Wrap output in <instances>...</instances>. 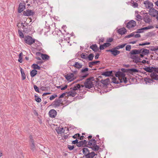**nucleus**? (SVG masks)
I'll use <instances>...</instances> for the list:
<instances>
[{
    "mask_svg": "<svg viewBox=\"0 0 158 158\" xmlns=\"http://www.w3.org/2000/svg\"><path fill=\"white\" fill-rule=\"evenodd\" d=\"M115 76L118 77L119 81H117L116 78L114 77L112 78V82L115 84H118L119 82H124V83H126L128 80L127 78L125 77V74L124 73L120 71H118L115 73Z\"/></svg>",
    "mask_w": 158,
    "mask_h": 158,
    "instance_id": "1",
    "label": "nucleus"
},
{
    "mask_svg": "<svg viewBox=\"0 0 158 158\" xmlns=\"http://www.w3.org/2000/svg\"><path fill=\"white\" fill-rule=\"evenodd\" d=\"M88 144L90 147H89L91 148L94 151H98L99 147L98 145H96V141L95 139H92L88 142Z\"/></svg>",
    "mask_w": 158,
    "mask_h": 158,
    "instance_id": "2",
    "label": "nucleus"
},
{
    "mask_svg": "<svg viewBox=\"0 0 158 158\" xmlns=\"http://www.w3.org/2000/svg\"><path fill=\"white\" fill-rule=\"evenodd\" d=\"M94 80L93 77H90L87 79L84 83V86L86 88L90 89L92 88L94 85L93 81Z\"/></svg>",
    "mask_w": 158,
    "mask_h": 158,
    "instance_id": "3",
    "label": "nucleus"
},
{
    "mask_svg": "<svg viewBox=\"0 0 158 158\" xmlns=\"http://www.w3.org/2000/svg\"><path fill=\"white\" fill-rule=\"evenodd\" d=\"M25 42L28 45H31L35 42V40L29 35L25 36L24 38Z\"/></svg>",
    "mask_w": 158,
    "mask_h": 158,
    "instance_id": "4",
    "label": "nucleus"
},
{
    "mask_svg": "<svg viewBox=\"0 0 158 158\" xmlns=\"http://www.w3.org/2000/svg\"><path fill=\"white\" fill-rule=\"evenodd\" d=\"M148 13L151 16L156 17V19L158 20V10H156L153 7L149 10Z\"/></svg>",
    "mask_w": 158,
    "mask_h": 158,
    "instance_id": "5",
    "label": "nucleus"
},
{
    "mask_svg": "<svg viewBox=\"0 0 158 158\" xmlns=\"http://www.w3.org/2000/svg\"><path fill=\"white\" fill-rule=\"evenodd\" d=\"M73 73H71L65 75L64 77L67 80L69 81H73L75 78L74 77V73L76 74L77 73V71H72Z\"/></svg>",
    "mask_w": 158,
    "mask_h": 158,
    "instance_id": "6",
    "label": "nucleus"
},
{
    "mask_svg": "<svg viewBox=\"0 0 158 158\" xmlns=\"http://www.w3.org/2000/svg\"><path fill=\"white\" fill-rule=\"evenodd\" d=\"M150 15L147 13H144L143 15V20L146 23H150L152 22V19L150 17Z\"/></svg>",
    "mask_w": 158,
    "mask_h": 158,
    "instance_id": "7",
    "label": "nucleus"
},
{
    "mask_svg": "<svg viewBox=\"0 0 158 158\" xmlns=\"http://www.w3.org/2000/svg\"><path fill=\"white\" fill-rule=\"evenodd\" d=\"M143 4H144L145 8L147 9L150 10L153 7V3L147 0L144 1Z\"/></svg>",
    "mask_w": 158,
    "mask_h": 158,
    "instance_id": "8",
    "label": "nucleus"
},
{
    "mask_svg": "<svg viewBox=\"0 0 158 158\" xmlns=\"http://www.w3.org/2000/svg\"><path fill=\"white\" fill-rule=\"evenodd\" d=\"M136 22L133 20H131L127 23L126 27L129 29H131L136 26Z\"/></svg>",
    "mask_w": 158,
    "mask_h": 158,
    "instance_id": "9",
    "label": "nucleus"
},
{
    "mask_svg": "<svg viewBox=\"0 0 158 158\" xmlns=\"http://www.w3.org/2000/svg\"><path fill=\"white\" fill-rule=\"evenodd\" d=\"M153 27L152 26H150L138 29L137 31H136V33H142L144 31V30H148L149 29H152L153 28Z\"/></svg>",
    "mask_w": 158,
    "mask_h": 158,
    "instance_id": "10",
    "label": "nucleus"
},
{
    "mask_svg": "<svg viewBox=\"0 0 158 158\" xmlns=\"http://www.w3.org/2000/svg\"><path fill=\"white\" fill-rule=\"evenodd\" d=\"M37 55L40 56L43 60H49V56L47 54H42L40 52H38L36 53Z\"/></svg>",
    "mask_w": 158,
    "mask_h": 158,
    "instance_id": "11",
    "label": "nucleus"
},
{
    "mask_svg": "<svg viewBox=\"0 0 158 158\" xmlns=\"http://www.w3.org/2000/svg\"><path fill=\"white\" fill-rule=\"evenodd\" d=\"M34 14V12L31 10L28 9L26 11H24L23 12V14L25 16H27L32 15Z\"/></svg>",
    "mask_w": 158,
    "mask_h": 158,
    "instance_id": "12",
    "label": "nucleus"
},
{
    "mask_svg": "<svg viewBox=\"0 0 158 158\" xmlns=\"http://www.w3.org/2000/svg\"><path fill=\"white\" fill-rule=\"evenodd\" d=\"M116 49H115V48L113 49L106 50L107 52H110L112 53V54L114 56H116L119 54L120 53V51L117 50Z\"/></svg>",
    "mask_w": 158,
    "mask_h": 158,
    "instance_id": "13",
    "label": "nucleus"
},
{
    "mask_svg": "<svg viewBox=\"0 0 158 158\" xmlns=\"http://www.w3.org/2000/svg\"><path fill=\"white\" fill-rule=\"evenodd\" d=\"M57 114V112L54 109L51 110L49 112V115L51 118H54Z\"/></svg>",
    "mask_w": 158,
    "mask_h": 158,
    "instance_id": "14",
    "label": "nucleus"
},
{
    "mask_svg": "<svg viewBox=\"0 0 158 158\" xmlns=\"http://www.w3.org/2000/svg\"><path fill=\"white\" fill-rule=\"evenodd\" d=\"M132 59L133 60V61L136 63L140 62L141 59L139 57L136 56H133L131 57Z\"/></svg>",
    "mask_w": 158,
    "mask_h": 158,
    "instance_id": "15",
    "label": "nucleus"
},
{
    "mask_svg": "<svg viewBox=\"0 0 158 158\" xmlns=\"http://www.w3.org/2000/svg\"><path fill=\"white\" fill-rule=\"evenodd\" d=\"M150 77L152 79L158 80V74L156 73H152L150 74Z\"/></svg>",
    "mask_w": 158,
    "mask_h": 158,
    "instance_id": "16",
    "label": "nucleus"
},
{
    "mask_svg": "<svg viewBox=\"0 0 158 158\" xmlns=\"http://www.w3.org/2000/svg\"><path fill=\"white\" fill-rule=\"evenodd\" d=\"M143 69L147 72L152 73L154 70V67H147L143 68Z\"/></svg>",
    "mask_w": 158,
    "mask_h": 158,
    "instance_id": "17",
    "label": "nucleus"
},
{
    "mask_svg": "<svg viewBox=\"0 0 158 158\" xmlns=\"http://www.w3.org/2000/svg\"><path fill=\"white\" fill-rule=\"evenodd\" d=\"M90 48L94 52H97L99 48L96 44H93L90 46Z\"/></svg>",
    "mask_w": 158,
    "mask_h": 158,
    "instance_id": "18",
    "label": "nucleus"
},
{
    "mask_svg": "<svg viewBox=\"0 0 158 158\" xmlns=\"http://www.w3.org/2000/svg\"><path fill=\"white\" fill-rule=\"evenodd\" d=\"M97 155L94 152H89L87 156L85 157H88V158H93L94 157Z\"/></svg>",
    "mask_w": 158,
    "mask_h": 158,
    "instance_id": "19",
    "label": "nucleus"
},
{
    "mask_svg": "<svg viewBox=\"0 0 158 158\" xmlns=\"http://www.w3.org/2000/svg\"><path fill=\"white\" fill-rule=\"evenodd\" d=\"M61 102V100L60 99L58 100H56L54 102L53 106L55 107H57L60 105Z\"/></svg>",
    "mask_w": 158,
    "mask_h": 158,
    "instance_id": "20",
    "label": "nucleus"
},
{
    "mask_svg": "<svg viewBox=\"0 0 158 158\" xmlns=\"http://www.w3.org/2000/svg\"><path fill=\"white\" fill-rule=\"evenodd\" d=\"M128 73L132 74L133 73H138L139 71L135 69H128Z\"/></svg>",
    "mask_w": 158,
    "mask_h": 158,
    "instance_id": "21",
    "label": "nucleus"
},
{
    "mask_svg": "<svg viewBox=\"0 0 158 158\" xmlns=\"http://www.w3.org/2000/svg\"><path fill=\"white\" fill-rule=\"evenodd\" d=\"M140 51V49L132 50L131 51L130 54L131 55L140 54L141 53Z\"/></svg>",
    "mask_w": 158,
    "mask_h": 158,
    "instance_id": "22",
    "label": "nucleus"
},
{
    "mask_svg": "<svg viewBox=\"0 0 158 158\" xmlns=\"http://www.w3.org/2000/svg\"><path fill=\"white\" fill-rule=\"evenodd\" d=\"M141 53L143 54L144 55H148L149 53V50L144 48L140 49Z\"/></svg>",
    "mask_w": 158,
    "mask_h": 158,
    "instance_id": "23",
    "label": "nucleus"
},
{
    "mask_svg": "<svg viewBox=\"0 0 158 158\" xmlns=\"http://www.w3.org/2000/svg\"><path fill=\"white\" fill-rule=\"evenodd\" d=\"M32 28V26L31 25H28L27 27L23 28V31L25 32L28 33L31 31Z\"/></svg>",
    "mask_w": 158,
    "mask_h": 158,
    "instance_id": "24",
    "label": "nucleus"
},
{
    "mask_svg": "<svg viewBox=\"0 0 158 158\" xmlns=\"http://www.w3.org/2000/svg\"><path fill=\"white\" fill-rule=\"evenodd\" d=\"M89 152L90 151L89 149L87 148H83L82 149L83 153L85 157L87 156L86 155L88 154Z\"/></svg>",
    "mask_w": 158,
    "mask_h": 158,
    "instance_id": "25",
    "label": "nucleus"
},
{
    "mask_svg": "<svg viewBox=\"0 0 158 158\" xmlns=\"http://www.w3.org/2000/svg\"><path fill=\"white\" fill-rule=\"evenodd\" d=\"M112 73V71H107L106 72H104L102 73V75L108 77L111 76Z\"/></svg>",
    "mask_w": 158,
    "mask_h": 158,
    "instance_id": "26",
    "label": "nucleus"
},
{
    "mask_svg": "<svg viewBox=\"0 0 158 158\" xmlns=\"http://www.w3.org/2000/svg\"><path fill=\"white\" fill-rule=\"evenodd\" d=\"M126 32V30L124 28L119 29L118 30V33L121 35H123L125 34Z\"/></svg>",
    "mask_w": 158,
    "mask_h": 158,
    "instance_id": "27",
    "label": "nucleus"
},
{
    "mask_svg": "<svg viewBox=\"0 0 158 158\" xmlns=\"http://www.w3.org/2000/svg\"><path fill=\"white\" fill-rule=\"evenodd\" d=\"M25 6L23 5L22 4L20 3L19 6L18 12L19 13H21L23 11L25 8Z\"/></svg>",
    "mask_w": 158,
    "mask_h": 158,
    "instance_id": "28",
    "label": "nucleus"
},
{
    "mask_svg": "<svg viewBox=\"0 0 158 158\" xmlns=\"http://www.w3.org/2000/svg\"><path fill=\"white\" fill-rule=\"evenodd\" d=\"M77 94L76 92L75 91H72L69 92L68 93V96L75 97Z\"/></svg>",
    "mask_w": 158,
    "mask_h": 158,
    "instance_id": "29",
    "label": "nucleus"
},
{
    "mask_svg": "<svg viewBox=\"0 0 158 158\" xmlns=\"http://www.w3.org/2000/svg\"><path fill=\"white\" fill-rule=\"evenodd\" d=\"M20 69L22 77V80H24L26 78L25 74L24 71L23 70L22 68L20 67Z\"/></svg>",
    "mask_w": 158,
    "mask_h": 158,
    "instance_id": "30",
    "label": "nucleus"
},
{
    "mask_svg": "<svg viewBox=\"0 0 158 158\" xmlns=\"http://www.w3.org/2000/svg\"><path fill=\"white\" fill-rule=\"evenodd\" d=\"M100 62L99 61H96L90 62L89 63V66L90 68H92L93 66L94 65L97 64V63Z\"/></svg>",
    "mask_w": 158,
    "mask_h": 158,
    "instance_id": "31",
    "label": "nucleus"
},
{
    "mask_svg": "<svg viewBox=\"0 0 158 158\" xmlns=\"http://www.w3.org/2000/svg\"><path fill=\"white\" fill-rule=\"evenodd\" d=\"M74 67L78 69H79L82 67V65L81 64L79 63L78 62H75Z\"/></svg>",
    "mask_w": 158,
    "mask_h": 158,
    "instance_id": "32",
    "label": "nucleus"
},
{
    "mask_svg": "<svg viewBox=\"0 0 158 158\" xmlns=\"http://www.w3.org/2000/svg\"><path fill=\"white\" fill-rule=\"evenodd\" d=\"M75 62L74 61V59L69 60L68 62V64L70 66L74 67Z\"/></svg>",
    "mask_w": 158,
    "mask_h": 158,
    "instance_id": "33",
    "label": "nucleus"
},
{
    "mask_svg": "<svg viewBox=\"0 0 158 158\" xmlns=\"http://www.w3.org/2000/svg\"><path fill=\"white\" fill-rule=\"evenodd\" d=\"M37 74V71L35 69H33L30 72L31 76L33 77Z\"/></svg>",
    "mask_w": 158,
    "mask_h": 158,
    "instance_id": "34",
    "label": "nucleus"
},
{
    "mask_svg": "<svg viewBox=\"0 0 158 158\" xmlns=\"http://www.w3.org/2000/svg\"><path fill=\"white\" fill-rule=\"evenodd\" d=\"M34 69L40 70V67L38 66L37 64H33L31 66Z\"/></svg>",
    "mask_w": 158,
    "mask_h": 158,
    "instance_id": "35",
    "label": "nucleus"
},
{
    "mask_svg": "<svg viewBox=\"0 0 158 158\" xmlns=\"http://www.w3.org/2000/svg\"><path fill=\"white\" fill-rule=\"evenodd\" d=\"M126 45V44H125L120 45H118L115 47V49L118 50L120 48H123Z\"/></svg>",
    "mask_w": 158,
    "mask_h": 158,
    "instance_id": "36",
    "label": "nucleus"
},
{
    "mask_svg": "<svg viewBox=\"0 0 158 158\" xmlns=\"http://www.w3.org/2000/svg\"><path fill=\"white\" fill-rule=\"evenodd\" d=\"M81 87V85L78 84H77L75 86L72 88V90L73 91L77 90L78 89H79Z\"/></svg>",
    "mask_w": 158,
    "mask_h": 158,
    "instance_id": "37",
    "label": "nucleus"
},
{
    "mask_svg": "<svg viewBox=\"0 0 158 158\" xmlns=\"http://www.w3.org/2000/svg\"><path fill=\"white\" fill-rule=\"evenodd\" d=\"M89 75L88 73L85 74L84 75H81L78 81H81L82 80L85 78L86 77Z\"/></svg>",
    "mask_w": 158,
    "mask_h": 158,
    "instance_id": "38",
    "label": "nucleus"
},
{
    "mask_svg": "<svg viewBox=\"0 0 158 158\" xmlns=\"http://www.w3.org/2000/svg\"><path fill=\"white\" fill-rule=\"evenodd\" d=\"M94 57V55L93 54H90L89 55H88L87 57V59H88L89 60H92Z\"/></svg>",
    "mask_w": 158,
    "mask_h": 158,
    "instance_id": "39",
    "label": "nucleus"
},
{
    "mask_svg": "<svg viewBox=\"0 0 158 158\" xmlns=\"http://www.w3.org/2000/svg\"><path fill=\"white\" fill-rule=\"evenodd\" d=\"M18 34L20 37L21 38H23L24 37V35L23 33H22L21 30H18Z\"/></svg>",
    "mask_w": 158,
    "mask_h": 158,
    "instance_id": "40",
    "label": "nucleus"
},
{
    "mask_svg": "<svg viewBox=\"0 0 158 158\" xmlns=\"http://www.w3.org/2000/svg\"><path fill=\"white\" fill-rule=\"evenodd\" d=\"M23 55V53L22 52H21L20 53L19 56V58L18 59V61L20 63H22L23 62L22 60V56Z\"/></svg>",
    "mask_w": 158,
    "mask_h": 158,
    "instance_id": "41",
    "label": "nucleus"
},
{
    "mask_svg": "<svg viewBox=\"0 0 158 158\" xmlns=\"http://www.w3.org/2000/svg\"><path fill=\"white\" fill-rule=\"evenodd\" d=\"M31 150H34L35 149V146L34 143V141L33 139H31Z\"/></svg>",
    "mask_w": 158,
    "mask_h": 158,
    "instance_id": "42",
    "label": "nucleus"
},
{
    "mask_svg": "<svg viewBox=\"0 0 158 158\" xmlns=\"http://www.w3.org/2000/svg\"><path fill=\"white\" fill-rule=\"evenodd\" d=\"M57 131L58 133L61 134L62 133H64V130L63 128H61L58 129Z\"/></svg>",
    "mask_w": 158,
    "mask_h": 158,
    "instance_id": "43",
    "label": "nucleus"
},
{
    "mask_svg": "<svg viewBox=\"0 0 158 158\" xmlns=\"http://www.w3.org/2000/svg\"><path fill=\"white\" fill-rule=\"evenodd\" d=\"M136 20L138 21H141L142 19V18L141 16L139 15H137L136 16Z\"/></svg>",
    "mask_w": 158,
    "mask_h": 158,
    "instance_id": "44",
    "label": "nucleus"
},
{
    "mask_svg": "<svg viewBox=\"0 0 158 158\" xmlns=\"http://www.w3.org/2000/svg\"><path fill=\"white\" fill-rule=\"evenodd\" d=\"M21 26L22 27V28L23 29V28L26 27H27L28 25V23H27L25 22L24 23H21Z\"/></svg>",
    "mask_w": 158,
    "mask_h": 158,
    "instance_id": "45",
    "label": "nucleus"
},
{
    "mask_svg": "<svg viewBox=\"0 0 158 158\" xmlns=\"http://www.w3.org/2000/svg\"><path fill=\"white\" fill-rule=\"evenodd\" d=\"M88 54H84V53H82L81 55V57L82 59H87Z\"/></svg>",
    "mask_w": 158,
    "mask_h": 158,
    "instance_id": "46",
    "label": "nucleus"
},
{
    "mask_svg": "<svg viewBox=\"0 0 158 158\" xmlns=\"http://www.w3.org/2000/svg\"><path fill=\"white\" fill-rule=\"evenodd\" d=\"M35 99L37 102L39 103L41 102V99L39 97L37 96L36 95H35Z\"/></svg>",
    "mask_w": 158,
    "mask_h": 158,
    "instance_id": "47",
    "label": "nucleus"
},
{
    "mask_svg": "<svg viewBox=\"0 0 158 158\" xmlns=\"http://www.w3.org/2000/svg\"><path fill=\"white\" fill-rule=\"evenodd\" d=\"M135 33H136L135 32H133L130 34H129V35L127 36L126 37L127 38H130V37L134 36L135 35Z\"/></svg>",
    "mask_w": 158,
    "mask_h": 158,
    "instance_id": "48",
    "label": "nucleus"
},
{
    "mask_svg": "<svg viewBox=\"0 0 158 158\" xmlns=\"http://www.w3.org/2000/svg\"><path fill=\"white\" fill-rule=\"evenodd\" d=\"M83 141H81L77 143V145L78 147H81L83 145Z\"/></svg>",
    "mask_w": 158,
    "mask_h": 158,
    "instance_id": "49",
    "label": "nucleus"
},
{
    "mask_svg": "<svg viewBox=\"0 0 158 158\" xmlns=\"http://www.w3.org/2000/svg\"><path fill=\"white\" fill-rule=\"evenodd\" d=\"M132 6L134 8L137 7L138 6V4L135 2H133L132 3Z\"/></svg>",
    "mask_w": 158,
    "mask_h": 158,
    "instance_id": "50",
    "label": "nucleus"
},
{
    "mask_svg": "<svg viewBox=\"0 0 158 158\" xmlns=\"http://www.w3.org/2000/svg\"><path fill=\"white\" fill-rule=\"evenodd\" d=\"M131 46L129 45H127L126 47V50L127 51H130L131 49Z\"/></svg>",
    "mask_w": 158,
    "mask_h": 158,
    "instance_id": "51",
    "label": "nucleus"
},
{
    "mask_svg": "<svg viewBox=\"0 0 158 158\" xmlns=\"http://www.w3.org/2000/svg\"><path fill=\"white\" fill-rule=\"evenodd\" d=\"M57 96L56 94H54L53 95H52L50 97V99L51 100H52L55 98Z\"/></svg>",
    "mask_w": 158,
    "mask_h": 158,
    "instance_id": "52",
    "label": "nucleus"
},
{
    "mask_svg": "<svg viewBox=\"0 0 158 158\" xmlns=\"http://www.w3.org/2000/svg\"><path fill=\"white\" fill-rule=\"evenodd\" d=\"M150 44V43L149 42H146L145 43H142V44H139V46H144V45H149Z\"/></svg>",
    "mask_w": 158,
    "mask_h": 158,
    "instance_id": "53",
    "label": "nucleus"
},
{
    "mask_svg": "<svg viewBox=\"0 0 158 158\" xmlns=\"http://www.w3.org/2000/svg\"><path fill=\"white\" fill-rule=\"evenodd\" d=\"M34 88L35 90V91H36V92H39V89L38 88V87L37 86H36V85H34Z\"/></svg>",
    "mask_w": 158,
    "mask_h": 158,
    "instance_id": "54",
    "label": "nucleus"
},
{
    "mask_svg": "<svg viewBox=\"0 0 158 158\" xmlns=\"http://www.w3.org/2000/svg\"><path fill=\"white\" fill-rule=\"evenodd\" d=\"M88 70V69L87 68H86L85 69H83L81 70V72L83 73L87 71Z\"/></svg>",
    "mask_w": 158,
    "mask_h": 158,
    "instance_id": "55",
    "label": "nucleus"
},
{
    "mask_svg": "<svg viewBox=\"0 0 158 158\" xmlns=\"http://www.w3.org/2000/svg\"><path fill=\"white\" fill-rule=\"evenodd\" d=\"M80 135L78 134L77 133L75 135H74L73 136V137L74 139H77V137H78V138H79V137L80 136Z\"/></svg>",
    "mask_w": 158,
    "mask_h": 158,
    "instance_id": "56",
    "label": "nucleus"
},
{
    "mask_svg": "<svg viewBox=\"0 0 158 158\" xmlns=\"http://www.w3.org/2000/svg\"><path fill=\"white\" fill-rule=\"evenodd\" d=\"M103 44L105 47H108L111 45V44L109 43H105Z\"/></svg>",
    "mask_w": 158,
    "mask_h": 158,
    "instance_id": "57",
    "label": "nucleus"
},
{
    "mask_svg": "<svg viewBox=\"0 0 158 158\" xmlns=\"http://www.w3.org/2000/svg\"><path fill=\"white\" fill-rule=\"evenodd\" d=\"M78 143V140L77 139H76L75 140H73L72 141V143L73 144H77V143Z\"/></svg>",
    "mask_w": 158,
    "mask_h": 158,
    "instance_id": "58",
    "label": "nucleus"
},
{
    "mask_svg": "<svg viewBox=\"0 0 158 158\" xmlns=\"http://www.w3.org/2000/svg\"><path fill=\"white\" fill-rule=\"evenodd\" d=\"M121 71L124 73H128V69H125L122 68L121 69Z\"/></svg>",
    "mask_w": 158,
    "mask_h": 158,
    "instance_id": "59",
    "label": "nucleus"
},
{
    "mask_svg": "<svg viewBox=\"0 0 158 158\" xmlns=\"http://www.w3.org/2000/svg\"><path fill=\"white\" fill-rule=\"evenodd\" d=\"M153 71L156 73H158V67H154Z\"/></svg>",
    "mask_w": 158,
    "mask_h": 158,
    "instance_id": "60",
    "label": "nucleus"
},
{
    "mask_svg": "<svg viewBox=\"0 0 158 158\" xmlns=\"http://www.w3.org/2000/svg\"><path fill=\"white\" fill-rule=\"evenodd\" d=\"M113 39L112 38H109L107 39V42H110V43L111 42L113 41Z\"/></svg>",
    "mask_w": 158,
    "mask_h": 158,
    "instance_id": "61",
    "label": "nucleus"
},
{
    "mask_svg": "<svg viewBox=\"0 0 158 158\" xmlns=\"http://www.w3.org/2000/svg\"><path fill=\"white\" fill-rule=\"evenodd\" d=\"M68 148L69 150H72L74 148V146L73 145L71 146L70 145H68Z\"/></svg>",
    "mask_w": 158,
    "mask_h": 158,
    "instance_id": "62",
    "label": "nucleus"
},
{
    "mask_svg": "<svg viewBox=\"0 0 158 158\" xmlns=\"http://www.w3.org/2000/svg\"><path fill=\"white\" fill-rule=\"evenodd\" d=\"M104 46L103 44L101 45L100 46L99 48L101 50H103L104 49Z\"/></svg>",
    "mask_w": 158,
    "mask_h": 158,
    "instance_id": "63",
    "label": "nucleus"
},
{
    "mask_svg": "<svg viewBox=\"0 0 158 158\" xmlns=\"http://www.w3.org/2000/svg\"><path fill=\"white\" fill-rule=\"evenodd\" d=\"M145 81H146V82H148V83H150V82H151V81H152V80L151 79H148V78H146Z\"/></svg>",
    "mask_w": 158,
    "mask_h": 158,
    "instance_id": "64",
    "label": "nucleus"
}]
</instances>
